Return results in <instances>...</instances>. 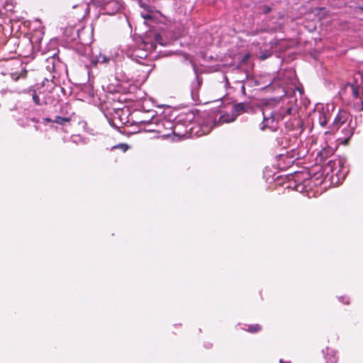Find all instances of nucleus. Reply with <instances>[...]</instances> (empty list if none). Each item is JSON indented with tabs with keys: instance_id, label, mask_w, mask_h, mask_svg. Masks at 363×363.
<instances>
[{
	"instance_id": "nucleus-1",
	"label": "nucleus",
	"mask_w": 363,
	"mask_h": 363,
	"mask_svg": "<svg viewBox=\"0 0 363 363\" xmlns=\"http://www.w3.org/2000/svg\"><path fill=\"white\" fill-rule=\"evenodd\" d=\"M263 121L260 126L261 130L269 128L275 131L277 128V123L281 120L283 116L277 112L270 110L269 108L262 109Z\"/></svg>"
},
{
	"instance_id": "nucleus-2",
	"label": "nucleus",
	"mask_w": 363,
	"mask_h": 363,
	"mask_svg": "<svg viewBox=\"0 0 363 363\" xmlns=\"http://www.w3.org/2000/svg\"><path fill=\"white\" fill-rule=\"evenodd\" d=\"M159 41V33L150 31L146 33L143 44L147 50L152 52L155 50Z\"/></svg>"
},
{
	"instance_id": "nucleus-3",
	"label": "nucleus",
	"mask_w": 363,
	"mask_h": 363,
	"mask_svg": "<svg viewBox=\"0 0 363 363\" xmlns=\"http://www.w3.org/2000/svg\"><path fill=\"white\" fill-rule=\"evenodd\" d=\"M350 117L349 113L345 111H340L335 116L332 124L333 130H337L339 127L346 123Z\"/></svg>"
},
{
	"instance_id": "nucleus-4",
	"label": "nucleus",
	"mask_w": 363,
	"mask_h": 363,
	"mask_svg": "<svg viewBox=\"0 0 363 363\" xmlns=\"http://www.w3.org/2000/svg\"><path fill=\"white\" fill-rule=\"evenodd\" d=\"M122 8V3L121 0H110L105 3L104 9L107 13L113 15L119 11Z\"/></svg>"
},
{
	"instance_id": "nucleus-5",
	"label": "nucleus",
	"mask_w": 363,
	"mask_h": 363,
	"mask_svg": "<svg viewBox=\"0 0 363 363\" xmlns=\"http://www.w3.org/2000/svg\"><path fill=\"white\" fill-rule=\"evenodd\" d=\"M342 133L344 136L338 138V140H340L341 144L347 145L354 134V127L351 125V121L348 123L347 125L342 129Z\"/></svg>"
},
{
	"instance_id": "nucleus-6",
	"label": "nucleus",
	"mask_w": 363,
	"mask_h": 363,
	"mask_svg": "<svg viewBox=\"0 0 363 363\" xmlns=\"http://www.w3.org/2000/svg\"><path fill=\"white\" fill-rule=\"evenodd\" d=\"M26 92L31 96L33 101L36 106H40L48 104L47 101L44 98H40V95L43 94L42 92L38 91L36 89H30Z\"/></svg>"
},
{
	"instance_id": "nucleus-7",
	"label": "nucleus",
	"mask_w": 363,
	"mask_h": 363,
	"mask_svg": "<svg viewBox=\"0 0 363 363\" xmlns=\"http://www.w3.org/2000/svg\"><path fill=\"white\" fill-rule=\"evenodd\" d=\"M182 128V125H176L174 126L172 130L173 136L172 140L174 141L179 140L182 138H187L188 130H185L184 131H181Z\"/></svg>"
},
{
	"instance_id": "nucleus-8",
	"label": "nucleus",
	"mask_w": 363,
	"mask_h": 363,
	"mask_svg": "<svg viewBox=\"0 0 363 363\" xmlns=\"http://www.w3.org/2000/svg\"><path fill=\"white\" fill-rule=\"evenodd\" d=\"M140 123H144L145 126L144 127V130L146 132H155L157 134V130L155 128H152V125L154 123L155 126H157L158 118L151 117L150 120H140L138 121Z\"/></svg>"
},
{
	"instance_id": "nucleus-9",
	"label": "nucleus",
	"mask_w": 363,
	"mask_h": 363,
	"mask_svg": "<svg viewBox=\"0 0 363 363\" xmlns=\"http://www.w3.org/2000/svg\"><path fill=\"white\" fill-rule=\"evenodd\" d=\"M247 106L248 104L245 103L235 104L233 107V112L236 113V116L245 113L247 111Z\"/></svg>"
},
{
	"instance_id": "nucleus-10",
	"label": "nucleus",
	"mask_w": 363,
	"mask_h": 363,
	"mask_svg": "<svg viewBox=\"0 0 363 363\" xmlns=\"http://www.w3.org/2000/svg\"><path fill=\"white\" fill-rule=\"evenodd\" d=\"M328 123L327 115L325 112L318 113V123L321 127H325Z\"/></svg>"
},
{
	"instance_id": "nucleus-11",
	"label": "nucleus",
	"mask_w": 363,
	"mask_h": 363,
	"mask_svg": "<svg viewBox=\"0 0 363 363\" xmlns=\"http://www.w3.org/2000/svg\"><path fill=\"white\" fill-rule=\"evenodd\" d=\"M160 123H162V125L165 130H169L172 132L174 126L172 121L168 120H162L160 121Z\"/></svg>"
},
{
	"instance_id": "nucleus-12",
	"label": "nucleus",
	"mask_w": 363,
	"mask_h": 363,
	"mask_svg": "<svg viewBox=\"0 0 363 363\" xmlns=\"http://www.w3.org/2000/svg\"><path fill=\"white\" fill-rule=\"evenodd\" d=\"M70 121L71 118L69 117L56 116L52 122L60 125H64L65 123L69 122Z\"/></svg>"
},
{
	"instance_id": "nucleus-13",
	"label": "nucleus",
	"mask_w": 363,
	"mask_h": 363,
	"mask_svg": "<svg viewBox=\"0 0 363 363\" xmlns=\"http://www.w3.org/2000/svg\"><path fill=\"white\" fill-rule=\"evenodd\" d=\"M346 86H351L352 89V95L354 98H359V87L356 84H351V83H347Z\"/></svg>"
},
{
	"instance_id": "nucleus-14",
	"label": "nucleus",
	"mask_w": 363,
	"mask_h": 363,
	"mask_svg": "<svg viewBox=\"0 0 363 363\" xmlns=\"http://www.w3.org/2000/svg\"><path fill=\"white\" fill-rule=\"evenodd\" d=\"M259 54H260L259 58L262 60L267 59L269 57H270L272 55L271 52H267L266 50H261Z\"/></svg>"
},
{
	"instance_id": "nucleus-15",
	"label": "nucleus",
	"mask_w": 363,
	"mask_h": 363,
	"mask_svg": "<svg viewBox=\"0 0 363 363\" xmlns=\"http://www.w3.org/2000/svg\"><path fill=\"white\" fill-rule=\"evenodd\" d=\"M261 330V326L258 324L250 325L247 331L250 333H256Z\"/></svg>"
},
{
	"instance_id": "nucleus-16",
	"label": "nucleus",
	"mask_w": 363,
	"mask_h": 363,
	"mask_svg": "<svg viewBox=\"0 0 363 363\" xmlns=\"http://www.w3.org/2000/svg\"><path fill=\"white\" fill-rule=\"evenodd\" d=\"M172 135H173L172 132L169 131V130H164V131H162L160 130V137L162 138H168L169 137L172 136Z\"/></svg>"
},
{
	"instance_id": "nucleus-17",
	"label": "nucleus",
	"mask_w": 363,
	"mask_h": 363,
	"mask_svg": "<svg viewBox=\"0 0 363 363\" xmlns=\"http://www.w3.org/2000/svg\"><path fill=\"white\" fill-rule=\"evenodd\" d=\"M271 11V8L269 6H264L262 8V13H268Z\"/></svg>"
},
{
	"instance_id": "nucleus-18",
	"label": "nucleus",
	"mask_w": 363,
	"mask_h": 363,
	"mask_svg": "<svg viewBox=\"0 0 363 363\" xmlns=\"http://www.w3.org/2000/svg\"><path fill=\"white\" fill-rule=\"evenodd\" d=\"M221 119L225 121V122H227V123H229V122H233L235 121V117H232L230 118H225V116H222L221 117Z\"/></svg>"
},
{
	"instance_id": "nucleus-19",
	"label": "nucleus",
	"mask_w": 363,
	"mask_h": 363,
	"mask_svg": "<svg viewBox=\"0 0 363 363\" xmlns=\"http://www.w3.org/2000/svg\"><path fill=\"white\" fill-rule=\"evenodd\" d=\"M120 146L123 150V151H125L128 148V146L126 144H121Z\"/></svg>"
},
{
	"instance_id": "nucleus-20",
	"label": "nucleus",
	"mask_w": 363,
	"mask_h": 363,
	"mask_svg": "<svg viewBox=\"0 0 363 363\" xmlns=\"http://www.w3.org/2000/svg\"><path fill=\"white\" fill-rule=\"evenodd\" d=\"M44 121H46V122H51V119L50 118H44Z\"/></svg>"
},
{
	"instance_id": "nucleus-21",
	"label": "nucleus",
	"mask_w": 363,
	"mask_h": 363,
	"mask_svg": "<svg viewBox=\"0 0 363 363\" xmlns=\"http://www.w3.org/2000/svg\"><path fill=\"white\" fill-rule=\"evenodd\" d=\"M291 108H288V109L286 110V113H287V114H291Z\"/></svg>"
},
{
	"instance_id": "nucleus-22",
	"label": "nucleus",
	"mask_w": 363,
	"mask_h": 363,
	"mask_svg": "<svg viewBox=\"0 0 363 363\" xmlns=\"http://www.w3.org/2000/svg\"><path fill=\"white\" fill-rule=\"evenodd\" d=\"M242 91L244 94H245V88L244 86H242Z\"/></svg>"
},
{
	"instance_id": "nucleus-23",
	"label": "nucleus",
	"mask_w": 363,
	"mask_h": 363,
	"mask_svg": "<svg viewBox=\"0 0 363 363\" xmlns=\"http://www.w3.org/2000/svg\"><path fill=\"white\" fill-rule=\"evenodd\" d=\"M332 163H333V161H329L328 163V165H331Z\"/></svg>"
},
{
	"instance_id": "nucleus-24",
	"label": "nucleus",
	"mask_w": 363,
	"mask_h": 363,
	"mask_svg": "<svg viewBox=\"0 0 363 363\" xmlns=\"http://www.w3.org/2000/svg\"><path fill=\"white\" fill-rule=\"evenodd\" d=\"M160 45H164V43L162 42V38H160Z\"/></svg>"
},
{
	"instance_id": "nucleus-25",
	"label": "nucleus",
	"mask_w": 363,
	"mask_h": 363,
	"mask_svg": "<svg viewBox=\"0 0 363 363\" xmlns=\"http://www.w3.org/2000/svg\"><path fill=\"white\" fill-rule=\"evenodd\" d=\"M150 18V15H147V16L145 17V18Z\"/></svg>"
},
{
	"instance_id": "nucleus-26",
	"label": "nucleus",
	"mask_w": 363,
	"mask_h": 363,
	"mask_svg": "<svg viewBox=\"0 0 363 363\" xmlns=\"http://www.w3.org/2000/svg\"><path fill=\"white\" fill-rule=\"evenodd\" d=\"M359 9L363 11V7H359Z\"/></svg>"
}]
</instances>
